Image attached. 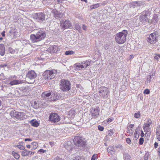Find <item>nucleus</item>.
Returning a JSON list of instances; mask_svg holds the SVG:
<instances>
[{
  "instance_id": "774afa93",
  "label": "nucleus",
  "mask_w": 160,
  "mask_h": 160,
  "mask_svg": "<svg viewBox=\"0 0 160 160\" xmlns=\"http://www.w3.org/2000/svg\"><path fill=\"white\" fill-rule=\"evenodd\" d=\"M158 152L159 153V156L160 157V147L158 149Z\"/></svg>"
},
{
  "instance_id": "4c0bfd02",
  "label": "nucleus",
  "mask_w": 160,
  "mask_h": 160,
  "mask_svg": "<svg viewBox=\"0 0 160 160\" xmlns=\"http://www.w3.org/2000/svg\"><path fill=\"white\" fill-rule=\"evenodd\" d=\"M84 68H86L89 66V62L88 61H84Z\"/></svg>"
},
{
  "instance_id": "864d4df0",
  "label": "nucleus",
  "mask_w": 160,
  "mask_h": 160,
  "mask_svg": "<svg viewBox=\"0 0 160 160\" xmlns=\"http://www.w3.org/2000/svg\"><path fill=\"white\" fill-rule=\"evenodd\" d=\"M104 47L105 49H108V46L107 44H105Z\"/></svg>"
},
{
  "instance_id": "9d476101",
  "label": "nucleus",
  "mask_w": 160,
  "mask_h": 160,
  "mask_svg": "<svg viewBox=\"0 0 160 160\" xmlns=\"http://www.w3.org/2000/svg\"><path fill=\"white\" fill-rule=\"evenodd\" d=\"M149 15V12L148 10L142 12L139 18L140 24H142L148 22V16Z\"/></svg>"
},
{
  "instance_id": "79ce46f5",
  "label": "nucleus",
  "mask_w": 160,
  "mask_h": 160,
  "mask_svg": "<svg viewBox=\"0 0 160 160\" xmlns=\"http://www.w3.org/2000/svg\"><path fill=\"white\" fill-rule=\"evenodd\" d=\"M31 146L33 145V147L32 148V149H35L37 147V144L35 142L32 143L31 144Z\"/></svg>"
},
{
  "instance_id": "de8ad7c7",
  "label": "nucleus",
  "mask_w": 160,
  "mask_h": 160,
  "mask_svg": "<svg viewBox=\"0 0 160 160\" xmlns=\"http://www.w3.org/2000/svg\"><path fill=\"white\" fill-rule=\"evenodd\" d=\"M143 93L145 94H148L150 93V91L148 89H146L144 91Z\"/></svg>"
},
{
  "instance_id": "c85d7f7f",
  "label": "nucleus",
  "mask_w": 160,
  "mask_h": 160,
  "mask_svg": "<svg viewBox=\"0 0 160 160\" xmlns=\"http://www.w3.org/2000/svg\"><path fill=\"white\" fill-rule=\"evenodd\" d=\"M12 154L14 158H15L16 159H18L20 157V155L18 153H16L14 151H12Z\"/></svg>"
},
{
  "instance_id": "ddd939ff",
  "label": "nucleus",
  "mask_w": 160,
  "mask_h": 160,
  "mask_svg": "<svg viewBox=\"0 0 160 160\" xmlns=\"http://www.w3.org/2000/svg\"><path fill=\"white\" fill-rule=\"evenodd\" d=\"M60 119V118L59 115L55 113H51L49 117V120L54 123L58 122Z\"/></svg>"
},
{
  "instance_id": "473e14b6",
  "label": "nucleus",
  "mask_w": 160,
  "mask_h": 160,
  "mask_svg": "<svg viewBox=\"0 0 160 160\" xmlns=\"http://www.w3.org/2000/svg\"><path fill=\"white\" fill-rule=\"evenodd\" d=\"M153 73H152V75L151 74L147 77L146 81L147 82H150L151 81V79L152 78V76H153Z\"/></svg>"
},
{
  "instance_id": "dca6fc26",
  "label": "nucleus",
  "mask_w": 160,
  "mask_h": 160,
  "mask_svg": "<svg viewBox=\"0 0 160 160\" xmlns=\"http://www.w3.org/2000/svg\"><path fill=\"white\" fill-rule=\"evenodd\" d=\"M52 93L50 92H44L42 93L41 96L43 99H49V97H50V98H51Z\"/></svg>"
},
{
  "instance_id": "39448f33",
  "label": "nucleus",
  "mask_w": 160,
  "mask_h": 160,
  "mask_svg": "<svg viewBox=\"0 0 160 160\" xmlns=\"http://www.w3.org/2000/svg\"><path fill=\"white\" fill-rule=\"evenodd\" d=\"M60 88L62 91L67 92L71 89L70 82L68 80L62 79L60 83Z\"/></svg>"
},
{
  "instance_id": "20e7f679",
  "label": "nucleus",
  "mask_w": 160,
  "mask_h": 160,
  "mask_svg": "<svg viewBox=\"0 0 160 160\" xmlns=\"http://www.w3.org/2000/svg\"><path fill=\"white\" fill-rule=\"evenodd\" d=\"M57 73L56 70H47L43 73V79L45 80L51 79L56 76Z\"/></svg>"
},
{
  "instance_id": "72a5a7b5",
  "label": "nucleus",
  "mask_w": 160,
  "mask_h": 160,
  "mask_svg": "<svg viewBox=\"0 0 160 160\" xmlns=\"http://www.w3.org/2000/svg\"><path fill=\"white\" fill-rule=\"evenodd\" d=\"M115 147L117 148H119L122 151L124 150V147L121 144H118L115 146Z\"/></svg>"
},
{
  "instance_id": "e2e57ef3",
  "label": "nucleus",
  "mask_w": 160,
  "mask_h": 160,
  "mask_svg": "<svg viewBox=\"0 0 160 160\" xmlns=\"http://www.w3.org/2000/svg\"><path fill=\"white\" fill-rule=\"evenodd\" d=\"M144 134L143 132L142 131V130L141 131V137L142 138L144 137Z\"/></svg>"
},
{
  "instance_id": "423d86ee",
  "label": "nucleus",
  "mask_w": 160,
  "mask_h": 160,
  "mask_svg": "<svg viewBox=\"0 0 160 160\" xmlns=\"http://www.w3.org/2000/svg\"><path fill=\"white\" fill-rule=\"evenodd\" d=\"M10 114L12 118L19 120H22L25 119V113L23 112H17L15 110L11 111Z\"/></svg>"
},
{
  "instance_id": "4468645a",
  "label": "nucleus",
  "mask_w": 160,
  "mask_h": 160,
  "mask_svg": "<svg viewBox=\"0 0 160 160\" xmlns=\"http://www.w3.org/2000/svg\"><path fill=\"white\" fill-rule=\"evenodd\" d=\"M61 25L62 28L64 29L73 28L71 22L68 20L63 21L61 23Z\"/></svg>"
},
{
  "instance_id": "2eb2a0df",
  "label": "nucleus",
  "mask_w": 160,
  "mask_h": 160,
  "mask_svg": "<svg viewBox=\"0 0 160 160\" xmlns=\"http://www.w3.org/2000/svg\"><path fill=\"white\" fill-rule=\"evenodd\" d=\"M61 96L56 92L52 93V97L49 100L50 101H56L60 99Z\"/></svg>"
},
{
  "instance_id": "1a4fd4ad",
  "label": "nucleus",
  "mask_w": 160,
  "mask_h": 160,
  "mask_svg": "<svg viewBox=\"0 0 160 160\" xmlns=\"http://www.w3.org/2000/svg\"><path fill=\"white\" fill-rule=\"evenodd\" d=\"M108 89L106 87H100L98 89L99 95L104 98H108Z\"/></svg>"
},
{
  "instance_id": "0e129e2a",
  "label": "nucleus",
  "mask_w": 160,
  "mask_h": 160,
  "mask_svg": "<svg viewBox=\"0 0 160 160\" xmlns=\"http://www.w3.org/2000/svg\"><path fill=\"white\" fill-rule=\"evenodd\" d=\"M28 152H30L29 154H30V156H31L32 155H33V154H34V152H32L31 151H28Z\"/></svg>"
},
{
  "instance_id": "a18cd8bd",
  "label": "nucleus",
  "mask_w": 160,
  "mask_h": 160,
  "mask_svg": "<svg viewBox=\"0 0 160 160\" xmlns=\"http://www.w3.org/2000/svg\"><path fill=\"white\" fill-rule=\"evenodd\" d=\"M140 112H138L137 113H136L134 114V117L136 118H138L140 116Z\"/></svg>"
},
{
  "instance_id": "f03ea898",
  "label": "nucleus",
  "mask_w": 160,
  "mask_h": 160,
  "mask_svg": "<svg viewBox=\"0 0 160 160\" xmlns=\"http://www.w3.org/2000/svg\"><path fill=\"white\" fill-rule=\"evenodd\" d=\"M128 34V31L125 30H123L122 32L117 33L115 36L116 42L119 44L124 43L126 40Z\"/></svg>"
},
{
  "instance_id": "393cba45",
  "label": "nucleus",
  "mask_w": 160,
  "mask_h": 160,
  "mask_svg": "<svg viewBox=\"0 0 160 160\" xmlns=\"http://www.w3.org/2000/svg\"><path fill=\"white\" fill-rule=\"evenodd\" d=\"M29 123L32 126L34 127H37L39 125V123L38 122L37 120L34 119L31 120L30 122Z\"/></svg>"
},
{
  "instance_id": "f8f14e48",
  "label": "nucleus",
  "mask_w": 160,
  "mask_h": 160,
  "mask_svg": "<svg viewBox=\"0 0 160 160\" xmlns=\"http://www.w3.org/2000/svg\"><path fill=\"white\" fill-rule=\"evenodd\" d=\"M36 20L39 22H42L45 21V15L43 12L36 13L34 15Z\"/></svg>"
},
{
  "instance_id": "f3484780",
  "label": "nucleus",
  "mask_w": 160,
  "mask_h": 160,
  "mask_svg": "<svg viewBox=\"0 0 160 160\" xmlns=\"http://www.w3.org/2000/svg\"><path fill=\"white\" fill-rule=\"evenodd\" d=\"M65 147L68 151L71 153V151L74 149L73 147V144L70 141L68 142L67 144L65 145Z\"/></svg>"
},
{
  "instance_id": "6ab92c4d",
  "label": "nucleus",
  "mask_w": 160,
  "mask_h": 160,
  "mask_svg": "<svg viewBox=\"0 0 160 160\" xmlns=\"http://www.w3.org/2000/svg\"><path fill=\"white\" fill-rule=\"evenodd\" d=\"M58 47L57 46L53 45L50 47L48 49V51L50 53H53L56 52L58 50Z\"/></svg>"
},
{
  "instance_id": "13d9d810",
  "label": "nucleus",
  "mask_w": 160,
  "mask_h": 160,
  "mask_svg": "<svg viewBox=\"0 0 160 160\" xmlns=\"http://www.w3.org/2000/svg\"><path fill=\"white\" fill-rule=\"evenodd\" d=\"M45 150H44L42 149H40L39 151L38 152H40L42 153H44L45 152Z\"/></svg>"
},
{
  "instance_id": "4be33fe9",
  "label": "nucleus",
  "mask_w": 160,
  "mask_h": 160,
  "mask_svg": "<svg viewBox=\"0 0 160 160\" xmlns=\"http://www.w3.org/2000/svg\"><path fill=\"white\" fill-rule=\"evenodd\" d=\"M5 52V48L3 44H0V55L3 56Z\"/></svg>"
},
{
  "instance_id": "aec40b11",
  "label": "nucleus",
  "mask_w": 160,
  "mask_h": 160,
  "mask_svg": "<svg viewBox=\"0 0 160 160\" xmlns=\"http://www.w3.org/2000/svg\"><path fill=\"white\" fill-rule=\"evenodd\" d=\"M152 122L150 119H148L146 123H145L143 126L145 131L148 128V127L150 126Z\"/></svg>"
},
{
  "instance_id": "a19ab883",
  "label": "nucleus",
  "mask_w": 160,
  "mask_h": 160,
  "mask_svg": "<svg viewBox=\"0 0 160 160\" xmlns=\"http://www.w3.org/2000/svg\"><path fill=\"white\" fill-rule=\"evenodd\" d=\"M144 142V139L143 138H140L139 140V144L140 145H142Z\"/></svg>"
},
{
  "instance_id": "c03bdc74",
  "label": "nucleus",
  "mask_w": 160,
  "mask_h": 160,
  "mask_svg": "<svg viewBox=\"0 0 160 160\" xmlns=\"http://www.w3.org/2000/svg\"><path fill=\"white\" fill-rule=\"evenodd\" d=\"M75 28L77 29V30L79 31L80 29L81 28L79 24L78 23H77L75 26Z\"/></svg>"
},
{
  "instance_id": "49530a36",
  "label": "nucleus",
  "mask_w": 160,
  "mask_h": 160,
  "mask_svg": "<svg viewBox=\"0 0 160 160\" xmlns=\"http://www.w3.org/2000/svg\"><path fill=\"white\" fill-rule=\"evenodd\" d=\"M126 142L127 143L129 144H131V140L129 138H128L126 139Z\"/></svg>"
},
{
  "instance_id": "bf43d9fd",
  "label": "nucleus",
  "mask_w": 160,
  "mask_h": 160,
  "mask_svg": "<svg viewBox=\"0 0 160 160\" xmlns=\"http://www.w3.org/2000/svg\"><path fill=\"white\" fill-rule=\"evenodd\" d=\"M82 28L83 29L86 31V28H87V27L86 26L84 25H82Z\"/></svg>"
},
{
  "instance_id": "2f4dec72",
  "label": "nucleus",
  "mask_w": 160,
  "mask_h": 160,
  "mask_svg": "<svg viewBox=\"0 0 160 160\" xmlns=\"http://www.w3.org/2000/svg\"><path fill=\"white\" fill-rule=\"evenodd\" d=\"M32 106L34 108H37L38 107V104L36 102H34L31 104Z\"/></svg>"
},
{
  "instance_id": "338daca9",
  "label": "nucleus",
  "mask_w": 160,
  "mask_h": 160,
  "mask_svg": "<svg viewBox=\"0 0 160 160\" xmlns=\"http://www.w3.org/2000/svg\"><path fill=\"white\" fill-rule=\"evenodd\" d=\"M134 126V124H131L129 125V128H132Z\"/></svg>"
},
{
  "instance_id": "6e6552de",
  "label": "nucleus",
  "mask_w": 160,
  "mask_h": 160,
  "mask_svg": "<svg viewBox=\"0 0 160 160\" xmlns=\"http://www.w3.org/2000/svg\"><path fill=\"white\" fill-rule=\"evenodd\" d=\"M36 74L34 71H30L27 74L26 78L29 81L28 83H33L35 81Z\"/></svg>"
},
{
  "instance_id": "3c124183",
  "label": "nucleus",
  "mask_w": 160,
  "mask_h": 160,
  "mask_svg": "<svg viewBox=\"0 0 160 160\" xmlns=\"http://www.w3.org/2000/svg\"><path fill=\"white\" fill-rule=\"evenodd\" d=\"M7 66V64L5 63L3 64H1L0 65V68H2L4 67H6Z\"/></svg>"
},
{
  "instance_id": "0eeeda50",
  "label": "nucleus",
  "mask_w": 160,
  "mask_h": 160,
  "mask_svg": "<svg viewBox=\"0 0 160 160\" xmlns=\"http://www.w3.org/2000/svg\"><path fill=\"white\" fill-rule=\"evenodd\" d=\"M158 36V32H154L153 33L150 34L149 37H148L147 39V41L151 44H155L158 41L157 38Z\"/></svg>"
},
{
  "instance_id": "a211bd4d",
  "label": "nucleus",
  "mask_w": 160,
  "mask_h": 160,
  "mask_svg": "<svg viewBox=\"0 0 160 160\" xmlns=\"http://www.w3.org/2000/svg\"><path fill=\"white\" fill-rule=\"evenodd\" d=\"M141 3H142V2H132L130 3L129 6L130 8H134L138 6H140Z\"/></svg>"
},
{
  "instance_id": "052dcab7",
  "label": "nucleus",
  "mask_w": 160,
  "mask_h": 160,
  "mask_svg": "<svg viewBox=\"0 0 160 160\" xmlns=\"http://www.w3.org/2000/svg\"><path fill=\"white\" fill-rule=\"evenodd\" d=\"M154 148H157V147L158 146V143L157 142H155L154 143Z\"/></svg>"
},
{
  "instance_id": "603ef678",
  "label": "nucleus",
  "mask_w": 160,
  "mask_h": 160,
  "mask_svg": "<svg viewBox=\"0 0 160 160\" xmlns=\"http://www.w3.org/2000/svg\"><path fill=\"white\" fill-rule=\"evenodd\" d=\"M53 160H63L62 158H60L59 157H57L54 158Z\"/></svg>"
},
{
  "instance_id": "e433bc0d",
  "label": "nucleus",
  "mask_w": 160,
  "mask_h": 160,
  "mask_svg": "<svg viewBox=\"0 0 160 160\" xmlns=\"http://www.w3.org/2000/svg\"><path fill=\"white\" fill-rule=\"evenodd\" d=\"M73 160H84V159L81 156H78L76 157Z\"/></svg>"
},
{
  "instance_id": "ea45409f",
  "label": "nucleus",
  "mask_w": 160,
  "mask_h": 160,
  "mask_svg": "<svg viewBox=\"0 0 160 160\" xmlns=\"http://www.w3.org/2000/svg\"><path fill=\"white\" fill-rule=\"evenodd\" d=\"M97 154H93L92 156L91 160H95L97 158Z\"/></svg>"
},
{
  "instance_id": "c756f323",
  "label": "nucleus",
  "mask_w": 160,
  "mask_h": 160,
  "mask_svg": "<svg viewBox=\"0 0 160 160\" xmlns=\"http://www.w3.org/2000/svg\"><path fill=\"white\" fill-rule=\"evenodd\" d=\"M99 6V4L97 3L94 5H91L90 6V8L92 10L98 7Z\"/></svg>"
},
{
  "instance_id": "b1692460",
  "label": "nucleus",
  "mask_w": 160,
  "mask_h": 160,
  "mask_svg": "<svg viewBox=\"0 0 160 160\" xmlns=\"http://www.w3.org/2000/svg\"><path fill=\"white\" fill-rule=\"evenodd\" d=\"M74 68L75 69L79 70L80 69H82L84 68V65H81V63H77L74 65Z\"/></svg>"
},
{
  "instance_id": "9b49d317",
  "label": "nucleus",
  "mask_w": 160,
  "mask_h": 160,
  "mask_svg": "<svg viewBox=\"0 0 160 160\" xmlns=\"http://www.w3.org/2000/svg\"><path fill=\"white\" fill-rule=\"evenodd\" d=\"M99 108L98 107H92L90 108V113L92 118H96L99 115Z\"/></svg>"
},
{
  "instance_id": "5fc2aeb1",
  "label": "nucleus",
  "mask_w": 160,
  "mask_h": 160,
  "mask_svg": "<svg viewBox=\"0 0 160 160\" xmlns=\"http://www.w3.org/2000/svg\"><path fill=\"white\" fill-rule=\"evenodd\" d=\"M113 120V119L112 118H109L108 119V122H110L112 121Z\"/></svg>"
},
{
  "instance_id": "58836bf2",
  "label": "nucleus",
  "mask_w": 160,
  "mask_h": 160,
  "mask_svg": "<svg viewBox=\"0 0 160 160\" xmlns=\"http://www.w3.org/2000/svg\"><path fill=\"white\" fill-rule=\"evenodd\" d=\"M16 147L21 150H24L25 149V147L22 145H17Z\"/></svg>"
},
{
  "instance_id": "7c9ffc66",
  "label": "nucleus",
  "mask_w": 160,
  "mask_h": 160,
  "mask_svg": "<svg viewBox=\"0 0 160 160\" xmlns=\"http://www.w3.org/2000/svg\"><path fill=\"white\" fill-rule=\"evenodd\" d=\"M124 159L125 160H131L130 156L128 154L124 155Z\"/></svg>"
},
{
  "instance_id": "7ed1b4c3",
  "label": "nucleus",
  "mask_w": 160,
  "mask_h": 160,
  "mask_svg": "<svg viewBox=\"0 0 160 160\" xmlns=\"http://www.w3.org/2000/svg\"><path fill=\"white\" fill-rule=\"evenodd\" d=\"M74 144L78 147L82 148V149H85L87 148V144L84 138L79 136H76L74 139Z\"/></svg>"
},
{
  "instance_id": "5701e85b",
  "label": "nucleus",
  "mask_w": 160,
  "mask_h": 160,
  "mask_svg": "<svg viewBox=\"0 0 160 160\" xmlns=\"http://www.w3.org/2000/svg\"><path fill=\"white\" fill-rule=\"evenodd\" d=\"M107 151L108 153L112 154L115 152V150L112 146H109L107 148Z\"/></svg>"
},
{
  "instance_id": "8fccbe9b",
  "label": "nucleus",
  "mask_w": 160,
  "mask_h": 160,
  "mask_svg": "<svg viewBox=\"0 0 160 160\" xmlns=\"http://www.w3.org/2000/svg\"><path fill=\"white\" fill-rule=\"evenodd\" d=\"M98 130L100 131H102L104 129V128L102 126H101L100 125H99L98 126Z\"/></svg>"
},
{
  "instance_id": "09e8293b",
  "label": "nucleus",
  "mask_w": 160,
  "mask_h": 160,
  "mask_svg": "<svg viewBox=\"0 0 160 160\" xmlns=\"http://www.w3.org/2000/svg\"><path fill=\"white\" fill-rule=\"evenodd\" d=\"M8 51L9 52L11 53H14L15 52V51L12 49V48H9Z\"/></svg>"
},
{
  "instance_id": "4d7b16f0",
  "label": "nucleus",
  "mask_w": 160,
  "mask_h": 160,
  "mask_svg": "<svg viewBox=\"0 0 160 160\" xmlns=\"http://www.w3.org/2000/svg\"><path fill=\"white\" fill-rule=\"evenodd\" d=\"M113 133V131L112 130H110L108 131V133L110 135H112Z\"/></svg>"
},
{
  "instance_id": "f257e3e1",
  "label": "nucleus",
  "mask_w": 160,
  "mask_h": 160,
  "mask_svg": "<svg viewBox=\"0 0 160 160\" xmlns=\"http://www.w3.org/2000/svg\"><path fill=\"white\" fill-rule=\"evenodd\" d=\"M46 36L45 32L42 30L38 31L35 34L30 35V39L32 42H36L43 39Z\"/></svg>"
},
{
  "instance_id": "412c9836",
  "label": "nucleus",
  "mask_w": 160,
  "mask_h": 160,
  "mask_svg": "<svg viewBox=\"0 0 160 160\" xmlns=\"http://www.w3.org/2000/svg\"><path fill=\"white\" fill-rule=\"evenodd\" d=\"M23 80H13L10 82L9 83V84L12 86L15 85H17L20 84H22L23 83Z\"/></svg>"
},
{
  "instance_id": "bb28decb",
  "label": "nucleus",
  "mask_w": 160,
  "mask_h": 160,
  "mask_svg": "<svg viewBox=\"0 0 160 160\" xmlns=\"http://www.w3.org/2000/svg\"><path fill=\"white\" fill-rule=\"evenodd\" d=\"M156 134L157 138L160 141V127H158L156 130Z\"/></svg>"
},
{
  "instance_id": "6e6d98bb",
  "label": "nucleus",
  "mask_w": 160,
  "mask_h": 160,
  "mask_svg": "<svg viewBox=\"0 0 160 160\" xmlns=\"http://www.w3.org/2000/svg\"><path fill=\"white\" fill-rule=\"evenodd\" d=\"M24 141H32V139L30 138H25V139Z\"/></svg>"
},
{
  "instance_id": "cd10ccee",
  "label": "nucleus",
  "mask_w": 160,
  "mask_h": 160,
  "mask_svg": "<svg viewBox=\"0 0 160 160\" xmlns=\"http://www.w3.org/2000/svg\"><path fill=\"white\" fill-rule=\"evenodd\" d=\"M21 153V155L23 156H26L29 155L30 152H28L26 149H24Z\"/></svg>"
},
{
  "instance_id": "37998d69",
  "label": "nucleus",
  "mask_w": 160,
  "mask_h": 160,
  "mask_svg": "<svg viewBox=\"0 0 160 160\" xmlns=\"http://www.w3.org/2000/svg\"><path fill=\"white\" fill-rule=\"evenodd\" d=\"M149 153H146L144 156V160H148V158Z\"/></svg>"
},
{
  "instance_id": "69168bd1",
  "label": "nucleus",
  "mask_w": 160,
  "mask_h": 160,
  "mask_svg": "<svg viewBox=\"0 0 160 160\" xmlns=\"http://www.w3.org/2000/svg\"><path fill=\"white\" fill-rule=\"evenodd\" d=\"M5 31H4L2 33V37H5Z\"/></svg>"
},
{
  "instance_id": "f704fd0d",
  "label": "nucleus",
  "mask_w": 160,
  "mask_h": 160,
  "mask_svg": "<svg viewBox=\"0 0 160 160\" xmlns=\"http://www.w3.org/2000/svg\"><path fill=\"white\" fill-rule=\"evenodd\" d=\"M74 53V52L72 51H68L65 52V54L66 55H72Z\"/></svg>"
},
{
  "instance_id": "a878e982",
  "label": "nucleus",
  "mask_w": 160,
  "mask_h": 160,
  "mask_svg": "<svg viewBox=\"0 0 160 160\" xmlns=\"http://www.w3.org/2000/svg\"><path fill=\"white\" fill-rule=\"evenodd\" d=\"M158 14H154L152 19V22L153 23H156L158 22Z\"/></svg>"
},
{
  "instance_id": "680f3d73",
  "label": "nucleus",
  "mask_w": 160,
  "mask_h": 160,
  "mask_svg": "<svg viewBox=\"0 0 160 160\" xmlns=\"http://www.w3.org/2000/svg\"><path fill=\"white\" fill-rule=\"evenodd\" d=\"M58 4H61L62 2V0H57Z\"/></svg>"
},
{
  "instance_id": "c9c22d12",
  "label": "nucleus",
  "mask_w": 160,
  "mask_h": 160,
  "mask_svg": "<svg viewBox=\"0 0 160 160\" xmlns=\"http://www.w3.org/2000/svg\"><path fill=\"white\" fill-rule=\"evenodd\" d=\"M6 78V77L4 75L3 73H1L0 74V80H4Z\"/></svg>"
}]
</instances>
